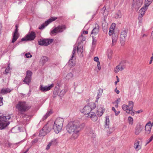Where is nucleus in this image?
Masks as SVG:
<instances>
[{
	"mask_svg": "<svg viewBox=\"0 0 153 153\" xmlns=\"http://www.w3.org/2000/svg\"><path fill=\"white\" fill-rule=\"evenodd\" d=\"M99 27L97 24H96V26L95 28L93 30L92 34H96L99 31Z\"/></svg>",
	"mask_w": 153,
	"mask_h": 153,
	"instance_id": "obj_20",
	"label": "nucleus"
},
{
	"mask_svg": "<svg viewBox=\"0 0 153 153\" xmlns=\"http://www.w3.org/2000/svg\"><path fill=\"white\" fill-rule=\"evenodd\" d=\"M143 126L140 124H137L135 128V134L138 135L143 129Z\"/></svg>",
	"mask_w": 153,
	"mask_h": 153,
	"instance_id": "obj_11",
	"label": "nucleus"
},
{
	"mask_svg": "<svg viewBox=\"0 0 153 153\" xmlns=\"http://www.w3.org/2000/svg\"><path fill=\"white\" fill-rule=\"evenodd\" d=\"M118 82H117V81H116L115 82V85H116L117 83Z\"/></svg>",
	"mask_w": 153,
	"mask_h": 153,
	"instance_id": "obj_54",
	"label": "nucleus"
},
{
	"mask_svg": "<svg viewBox=\"0 0 153 153\" xmlns=\"http://www.w3.org/2000/svg\"><path fill=\"white\" fill-rule=\"evenodd\" d=\"M31 80V78L30 77L25 76L23 80L24 82L26 84L29 85Z\"/></svg>",
	"mask_w": 153,
	"mask_h": 153,
	"instance_id": "obj_23",
	"label": "nucleus"
},
{
	"mask_svg": "<svg viewBox=\"0 0 153 153\" xmlns=\"http://www.w3.org/2000/svg\"><path fill=\"white\" fill-rule=\"evenodd\" d=\"M15 107L19 113L22 114L28 111L30 108L31 106L25 101H20L17 102Z\"/></svg>",
	"mask_w": 153,
	"mask_h": 153,
	"instance_id": "obj_2",
	"label": "nucleus"
},
{
	"mask_svg": "<svg viewBox=\"0 0 153 153\" xmlns=\"http://www.w3.org/2000/svg\"><path fill=\"white\" fill-rule=\"evenodd\" d=\"M97 66L99 70H100L101 68V67L100 62H98L97 63Z\"/></svg>",
	"mask_w": 153,
	"mask_h": 153,
	"instance_id": "obj_40",
	"label": "nucleus"
},
{
	"mask_svg": "<svg viewBox=\"0 0 153 153\" xmlns=\"http://www.w3.org/2000/svg\"><path fill=\"white\" fill-rule=\"evenodd\" d=\"M143 0H133V4L136 7L139 8L141 6Z\"/></svg>",
	"mask_w": 153,
	"mask_h": 153,
	"instance_id": "obj_14",
	"label": "nucleus"
},
{
	"mask_svg": "<svg viewBox=\"0 0 153 153\" xmlns=\"http://www.w3.org/2000/svg\"><path fill=\"white\" fill-rule=\"evenodd\" d=\"M10 118L9 116H3L0 114V129L1 130L4 129L9 124L8 120Z\"/></svg>",
	"mask_w": 153,
	"mask_h": 153,
	"instance_id": "obj_3",
	"label": "nucleus"
},
{
	"mask_svg": "<svg viewBox=\"0 0 153 153\" xmlns=\"http://www.w3.org/2000/svg\"><path fill=\"white\" fill-rule=\"evenodd\" d=\"M11 145V143L9 142L8 141H7L5 143V146L7 147H10Z\"/></svg>",
	"mask_w": 153,
	"mask_h": 153,
	"instance_id": "obj_36",
	"label": "nucleus"
},
{
	"mask_svg": "<svg viewBox=\"0 0 153 153\" xmlns=\"http://www.w3.org/2000/svg\"><path fill=\"white\" fill-rule=\"evenodd\" d=\"M120 100V99H118L117 101V103H118V102H119Z\"/></svg>",
	"mask_w": 153,
	"mask_h": 153,
	"instance_id": "obj_50",
	"label": "nucleus"
},
{
	"mask_svg": "<svg viewBox=\"0 0 153 153\" xmlns=\"http://www.w3.org/2000/svg\"><path fill=\"white\" fill-rule=\"evenodd\" d=\"M133 106V102L132 101H130L128 102V105H123L122 106V108L127 113H130L131 115H134V113L132 111Z\"/></svg>",
	"mask_w": 153,
	"mask_h": 153,
	"instance_id": "obj_4",
	"label": "nucleus"
},
{
	"mask_svg": "<svg viewBox=\"0 0 153 153\" xmlns=\"http://www.w3.org/2000/svg\"><path fill=\"white\" fill-rule=\"evenodd\" d=\"M32 74V72L30 71H28L27 72L26 76L30 77L31 78Z\"/></svg>",
	"mask_w": 153,
	"mask_h": 153,
	"instance_id": "obj_31",
	"label": "nucleus"
},
{
	"mask_svg": "<svg viewBox=\"0 0 153 153\" xmlns=\"http://www.w3.org/2000/svg\"><path fill=\"white\" fill-rule=\"evenodd\" d=\"M115 91L116 92V93H117V94H119V93H120V91H119V90H117V89H115Z\"/></svg>",
	"mask_w": 153,
	"mask_h": 153,
	"instance_id": "obj_45",
	"label": "nucleus"
},
{
	"mask_svg": "<svg viewBox=\"0 0 153 153\" xmlns=\"http://www.w3.org/2000/svg\"><path fill=\"white\" fill-rule=\"evenodd\" d=\"M53 40L52 39H41L38 41L39 44L41 45L47 46L51 43Z\"/></svg>",
	"mask_w": 153,
	"mask_h": 153,
	"instance_id": "obj_7",
	"label": "nucleus"
},
{
	"mask_svg": "<svg viewBox=\"0 0 153 153\" xmlns=\"http://www.w3.org/2000/svg\"><path fill=\"white\" fill-rule=\"evenodd\" d=\"M153 0H145V6L146 7H148V6L152 2Z\"/></svg>",
	"mask_w": 153,
	"mask_h": 153,
	"instance_id": "obj_26",
	"label": "nucleus"
},
{
	"mask_svg": "<svg viewBox=\"0 0 153 153\" xmlns=\"http://www.w3.org/2000/svg\"><path fill=\"white\" fill-rule=\"evenodd\" d=\"M118 104H117L115 105V107L116 108H118Z\"/></svg>",
	"mask_w": 153,
	"mask_h": 153,
	"instance_id": "obj_52",
	"label": "nucleus"
},
{
	"mask_svg": "<svg viewBox=\"0 0 153 153\" xmlns=\"http://www.w3.org/2000/svg\"><path fill=\"white\" fill-rule=\"evenodd\" d=\"M91 108L89 106H85L82 110L81 112L84 114H90Z\"/></svg>",
	"mask_w": 153,
	"mask_h": 153,
	"instance_id": "obj_12",
	"label": "nucleus"
},
{
	"mask_svg": "<svg viewBox=\"0 0 153 153\" xmlns=\"http://www.w3.org/2000/svg\"><path fill=\"white\" fill-rule=\"evenodd\" d=\"M112 52L111 51H108V58L110 59L112 56Z\"/></svg>",
	"mask_w": 153,
	"mask_h": 153,
	"instance_id": "obj_30",
	"label": "nucleus"
},
{
	"mask_svg": "<svg viewBox=\"0 0 153 153\" xmlns=\"http://www.w3.org/2000/svg\"><path fill=\"white\" fill-rule=\"evenodd\" d=\"M9 90L7 89H2L1 90V93L2 94H5L8 92H10Z\"/></svg>",
	"mask_w": 153,
	"mask_h": 153,
	"instance_id": "obj_28",
	"label": "nucleus"
},
{
	"mask_svg": "<svg viewBox=\"0 0 153 153\" xmlns=\"http://www.w3.org/2000/svg\"><path fill=\"white\" fill-rule=\"evenodd\" d=\"M25 55L27 58L29 57H31L32 56L31 55L30 53H25Z\"/></svg>",
	"mask_w": 153,
	"mask_h": 153,
	"instance_id": "obj_38",
	"label": "nucleus"
},
{
	"mask_svg": "<svg viewBox=\"0 0 153 153\" xmlns=\"http://www.w3.org/2000/svg\"><path fill=\"white\" fill-rule=\"evenodd\" d=\"M74 51H75V49H74Z\"/></svg>",
	"mask_w": 153,
	"mask_h": 153,
	"instance_id": "obj_55",
	"label": "nucleus"
},
{
	"mask_svg": "<svg viewBox=\"0 0 153 153\" xmlns=\"http://www.w3.org/2000/svg\"><path fill=\"white\" fill-rule=\"evenodd\" d=\"M83 33L87 34L88 33V31H83Z\"/></svg>",
	"mask_w": 153,
	"mask_h": 153,
	"instance_id": "obj_47",
	"label": "nucleus"
},
{
	"mask_svg": "<svg viewBox=\"0 0 153 153\" xmlns=\"http://www.w3.org/2000/svg\"><path fill=\"white\" fill-rule=\"evenodd\" d=\"M48 60V57L46 56H43L41 59V61L42 63L43 64H44L47 62Z\"/></svg>",
	"mask_w": 153,
	"mask_h": 153,
	"instance_id": "obj_27",
	"label": "nucleus"
},
{
	"mask_svg": "<svg viewBox=\"0 0 153 153\" xmlns=\"http://www.w3.org/2000/svg\"><path fill=\"white\" fill-rule=\"evenodd\" d=\"M90 105H91V107H90V108H91V110L92 109H94L96 107L95 104V103H91Z\"/></svg>",
	"mask_w": 153,
	"mask_h": 153,
	"instance_id": "obj_37",
	"label": "nucleus"
},
{
	"mask_svg": "<svg viewBox=\"0 0 153 153\" xmlns=\"http://www.w3.org/2000/svg\"><path fill=\"white\" fill-rule=\"evenodd\" d=\"M152 61H153L151 59V60H150V61L149 62L150 64H151L152 63Z\"/></svg>",
	"mask_w": 153,
	"mask_h": 153,
	"instance_id": "obj_51",
	"label": "nucleus"
},
{
	"mask_svg": "<svg viewBox=\"0 0 153 153\" xmlns=\"http://www.w3.org/2000/svg\"><path fill=\"white\" fill-rule=\"evenodd\" d=\"M9 71V68H7L5 70V73H4V74H7V73H8Z\"/></svg>",
	"mask_w": 153,
	"mask_h": 153,
	"instance_id": "obj_43",
	"label": "nucleus"
},
{
	"mask_svg": "<svg viewBox=\"0 0 153 153\" xmlns=\"http://www.w3.org/2000/svg\"><path fill=\"white\" fill-rule=\"evenodd\" d=\"M66 28V27L64 25H59L52 30L51 33L52 34H54L59 32H62Z\"/></svg>",
	"mask_w": 153,
	"mask_h": 153,
	"instance_id": "obj_6",
	"label": "nucleus"
},
{
	"mask_svg": "<svg viewBox=\"0 0 153 153\" xmlns=\"http://www.w3.org/2000/svg\"><path fill=\"white\" fill-rule=\"evenodd\" d=\"M1 23H0V34L1 33Z\"/></svg>",
	"mask_w": 153,
	"mask_h": 153,
	"instance_id": "obj_48",
	"label": "nucleus"
},
{
	"mask_svg": "<svg viewBox=\"0 0 153 153\" xmlns=\"http://www.w3.org/2000/svg\"><path fill=\"white\" fill-rule=\"evenodd\" d=\"M142 112V111L141 110H140L138 111H135L134 113H139Z\"/></svg>",
	"mask_w": 153,
	"mask_h": 153,
	"instance_id": "obj_44",
	"label": "nucleus"
},
{
	"mask_svg": "<svg viewBox=\"0 0 153 153\" xmlns=\"http://www.w3.org/2000/svg\"><path fill=\"white\" fill-rule=\"evenodd\" d=\"M103 113V110L102 108H100L98 109L97 112V114L100 117L102 115Z\"/></svg>",
	"mask_w": 153,
	"mask_h": 153,
	"instance_id": "obj_24",
	"label": "nucleus"
},
{
	"mask_svg": "<svg viewBox=\"0 0 153 153\" xmlns=\"http://www.w3.org/2000/svg\"><path fill=\"white\" fill-rule=\"evenodd\" d=\"M153 140V134L150 137L148 140L147 143H148L151 142Z\"/></svg>",
	"mask_w": 153,
	"mask_h": 153,
	"instance_id": "obj_39",
	"label": "nucleus"
},
{
	"mask_svg": "<svg viewBox=\"0 0 153 153\" xmlns=\"http://www.w3.org/2000/svg\"><path fill=\"white\" fill-rule=\"evenodd\" d=\"M3 98L0 97V106L3 105V102L2 101Z\"/></svg>",
	"mask_w": 153,
	"mask_h": 153,
	"instance_id": "obj_42",
	"label": "nucleus"
},
{
	"mask_svg": "<svg viewBox=\"0 0 153 153\" xmlns=\"http://www.w3.org/2000/svg\"><path fill=\"white\" fill-rule=\"evenodd\" d=\"M134 147L137 151L139 150L141 148V146L140 144V142L138 140H136L134 144Z\"/></svg>",
	"mask_w": 153,
	"mask_h": 153,
	"instance_id": "obj_17",
	"label": "nucleus"
},
{
	"mask_svg": "<svg viewBox=\"0 0 153 153\" xmlns=\"http://www.w3.org/2000/svg\"><path fill=\"white\" fill-rule=\"evenodd\" d=\"M112 109L113 111H114L116 115H118L120 113V111L119 110H116L114 107H112Z\"/></svg>",
	"mask_w": 153,
	"mask_h": 153,
	"instance_id": "obj_29",
	"label": "nucleus"
},
{
	"mask_svg": "<svg viewBox=\"0 0 153 153\" xmlns=\"http://www.w3.org/2000/svg\"><path fill=\"white\" fill-rule=\"evenodd\" d=\"M152 56H153V53H152Z\"/></svg>",
	"mask_w": 153,
	"mask_h": 153,
	"instance_id": "obj_56",
	"label": "nucleus"
},
{
	"mask_svg": "<svg viewBox=\"0 0 153 153\" xmlns=\"http://www.w3.org/2000/svg\"><path fill=\"white\" fill-rule=\"evenodd\" d=\"M128 120L129 121V124H132L133 123V119L132 118L130 117H129L128 118Z\"/></svg>",
	"mask_w": 153,
	"mask_h": 153,
	"instance_id": "obj_33",
	"label": "nucleus"
},
{
	"mask_svg": "<svg viewBox=\"0 0 153 153\" xmlns=\"http://www.w3.org/2000/svg\"><path fill=\"white\" fill-rule=\"evenodd\" d=\"M94 60L95 61L97 62V63L98 62H99V58L97 57H94Z\"/></svg>",
	"mask_w": 153,
	"mask_h": 153,
	"instance_id": "obj_41",
	"label": "nucleus"
},
{
	"mask_svg": "<svg viewBox=\"0 0 153 153\" xmlns=\"http://www.w3.org/2000/svg\"><path fill=\"white\" fill-rule=\"evenodd\" d=\"M77 51L78 52L82 53L83 52V46L81 43H79L77 47Z\"/></svg>",
	"mask_w": 153,
	"mask_h": 153,
	"instance_id": "obj_21",
	"label": "nucleus"
},
{
	"mask_svg": "<svg viewBox=\"0 0 153 153\" xmlns=\"http://www.w3.org/2000/svg\"><path fill=\"white\" fill-rule=\"evenodd\" d=\"M151 60H153V56H152L151 57Z\"/></svg>",
	"mask_w": 153,
	"mask_h": 153,
	"instance_id": "obj_53",
	"label": "nucleus"
},
{
	"mask_svg": "<svg viewBox=\"0 0 153 153\" xmlns=\"http://www.w3.org/2000/svg\"><path fill=\"white\" fill-rule=\"evenodd\" d=\"M105 125L107 126H108L109 123V117L107 116L106 117Z\"/></svg>",
	"mask_w": 153,
	"mask_h": 153,
	"instance_id": "obj_32",
	"label": "nucleus"
},
{
	"mask_svg": "<svg viewBox=\"0 0 153 153\" xmlns=\"http://www.w3.org/2000/svg\"><path fill=\"white\" fill-rule=\"evenodd\" d=\"M79 39L81 40L82 39V41H84L85 40V37H83V36L81 35L79 38Z\"/></svg>",
	"mask_w": 153,
	"mask_h": 153,
	"instance_id": "obj_35",
	"label": "nucleus"
},
{
	"mask_svg": "<svg viewBox=\"0 0 153 153\" xmlns=\"http://www.w3.org/2000/svg\"><path fill=\"white\" fill-rule=\"evenodd\" d=\"M116 77L117 78V82H119V77H118L117 76Z\"/></svg>",
	"mask_w": 153,
	"mask_h": 153,
	"instance_id": "obj_46",
	"label": "nucleus"
},
{
	"mask_svg": "<svg viewBox=\"0 0 153 153\" xmlns=\"http://www.w3.org/2000/svg\"><path fill=\"white\" fill-rule=\"evenodd\" d=\"M82 129L81 124L78 122H71L68 123L67 126L68 131L69 133H74L73 135L76 134L77 136V133Z\"/></svg>",
	"mask_w": 153,
	"mask_h": 153,
	"instance_id": "obj_1",
	"label": "nucleus"
},
{
	"mask_svg": "<svg viewBox=\"0 0 153 153\" xmlns=\"http://www.w3.org/2000/svg\"><path fill=\"white\" fill-rule=\"evenodd\" d=\"M36 37V34L35 32L31 31L29 32L25 36L22 38V41H32L34 40Z\"/></svg>",
	"mask_w": 153,
	"mask_h": 153,
	"instance_id": "obj_5",
	"label": "nucleus"
},
{
	"mask_svg": "<svg viewBox=\"0 0 153 153\" xmlns=\"http://www.w3.org/2000/svg\"><path fill=\"white\" fill-rule=\"evenodd\" d=\"M59 128V126L55 125H54L53 126V129L55 132L56 133H59V132L61 130L62 128Z\"/></svg>",
	"mask_w": 153,
	"mask_h": 153,
	"instance_id": "obj_19",
	"label": "nucleus"
},
{
	"mask_svg": "<svg viewBox=\"0 0 153 153\" xmlns=\"http://www.w3.org/2000/svg\"><path fill=\"white\" fill-rule=\"evenodd\" d=\"M123 68L122 66L120 65L117 66L114 69V72L116 73L118 72L120 70H122Z\"/></svg>",
	"mask_w": 153,
	"mask_h": 153,
	"instance_id": "obj_22",
	"label": "nucleus"
},
{
	"mask_svg": "<svg viewBox=\"0 0 153 153\" xmlns=\"http://www.w3.org/2000/svg\"><path fill=\"white\" fill-rule=\"evenodd\" d=\"M116 42V40H114L113 39H112V43H115Z\"/></svg>",
	"mask_w": 153,
	"mask_h": 153,
	"instance_id": "obj_49",
	"label": "nucleus"
},
{
	"mask_svg": "<svg viewBox=\"0 0 153 153\" xmlns=\"http://www.w3.org/2000/svg\"><path fill=\"white\" fill-rule=\"evenodd\" d=\"M63 120L61 118H57L56 120L54 125L59 126L60 128H62Z\"/></svg>",
	"mask_w": 153,
	"mask_h": 153,
	"instance_id": "obj_13",
	"label": "nucleus"
},
{
	"mask_svg": "<svg viewBox=\"0 0 153 153\" xmlns=\"http://www.w3.org/2000/svg\"><path fill=\"white\" fill-rule=\"evenodd\" d=\"M152 127V123L151 122H149L145 126V133L147 134H149L150 133Z\"/></svg>",
	"mask_w": 153,
	"mask_h": 153,
	"instance_id": "obj_10",
	"label": "nucleus"
},
{
	"mask_svg": "<svg viewBox=\"0 0 153 153\" xmlns=\"http://www.w3.org/2000/svg\"><path fill=\"white\" fill-rule=\"evenodd\" d=\"M69 63L70 66H73L75 65V62L72 59L70 60L69 61Z\"/></svg>",
	"mask_w": 153,
	"mask_h": 153,
	"instance_id": "obj_34",
	"label": "nucleus"
},
{
	"mask_svg": "<svg viewBox=\"0 0 153 153\" xmlns=\"http://www.w3.org/2000/svg\"><path fill=\"white\" fill-rule=\"evenodd\" d=\"M56 143V140L52 141L49 143L47 146L46 149L48 150L49 149L50 147L51 146V145L52 144H55Z\"/></svg>",
	"mask_w": 153,
	"mask_h": 153,
	"instance_id": "obj_25",
	"label": "nucleus"
},
{
	"mask_svg": "<svg viewBox=\"0 0 153 153\" xmlns=\"http://www.w3.org/2000/svg\"><path fill=\"white\" fill-rule=\"evenodd\" d=\"M54 86L53 84H52L50 86H45L43 87L41 85L40 86V90L43 91H47L50 90Z\"/></svg>",
	"mask_w": 153,
	"mask_h": 153,
	"instance_id": "obj_15",
	"label": "nucleus"
},
{
	"mask_svg": "<svg viewBox=\"0 0 153 153\" xmlns=\"http://www.w3.org/2000/svg\"><path fill=\"white\" fill-rule=\"evenodd\" d=\"M15 27L16 29L14 31L13 34V37L12 41V43H14L18 39L19 36V34L18 33V25H16Z\"/></svg>",
	"mask_w": 153,
	"mask_h": 153,
	"instance_id": "obj_8",
	"label": "nucleus"
},
{
	"mask_svg": "<svg viewBox=\"0 0 153 153\" xmlns=\"http://www.w3.org/2000/svg\"><path fill=\"white\" fill-rule=\"evenodd\" d=\"M148 7H146L145 6L144 7L142 8L139 11V17L142 18L145 12L147 9Z\"/></svg>",
	"mask_w": 153,
	"mask_h": 153,
	"instance_id": "obj_16",
	"label": "nucleus"
},
{
	"mask_svg": "<svg viewBox=\"0 0 153 153\" xmlns=\"http://www.w3.org/2000/svg\"><path fill=\"white\" fill-rule=\"evenodd\" d=\"M115 24L112 23L111 25V26L110 28L109 31V35L110 36L114 32V29L115 27Z\"/></svg>",
	"mask_w": 153,
	"mask_h": 153,
	"instance_id": "obj_18",
	"label": "nucleus"
},
{
	"mask_svg": "<svg viewBox=\"0 0 153 153\" xmlns=\"http://www.w3.org/2000/svg\"><path fill=\"white\" fill-rule=\"evenodd\" d=\"M57 19V18L56 17H51L48 20L46 21L44 24L42 25L39 28V29H43L45 26H47L50 23L53 21Z\"/></svg>",
	"mask_w": 153,
	"mask_h": 153,
	"instance_id": "obj_9",
	"label": "nucleus"
}]
</instances>
